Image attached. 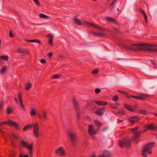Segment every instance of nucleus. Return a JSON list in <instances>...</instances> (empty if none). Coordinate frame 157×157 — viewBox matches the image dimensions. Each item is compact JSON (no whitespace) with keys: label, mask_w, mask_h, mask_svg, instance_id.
Wrapping results in <instances>:
<instances>
[{"label":"nucleus","mask_w":157,"mask_h":157,"mask_svg":"<svg viewBox=\"0 0 157 157\" xmlns=\"http://www.w3.org/2000/svg\"><path fill=\"white\" fill-rule=\"evenodd\" d=\"M34 2L35 3L37 6L40 5V3L38 0H33Z\"/></svg>","instance_id":"nucleus-45"},{"label":"nucleus","mask_w":157,"mask_h":157,"mask_svg":"<svg viewBox=\"0 0 157 157\" xmlns=\"http://www.w3.org/2000/svg\"><path fill=\"white\" fill-rule=\"evenodd\" d=\"M33 146H32L31 147H29V148L27 149L29 151V154L30 155V156L31 157H32V156H33Z\"/></svg>","instance_id":"nucleus-31"},{"label":"nucleus","mask_w":157,"mask_h":157,"mask_svg":"<svg viewBox=\"0 0 157 157\" xmlns=\"http://www.w3.org/2000/svg\"><path fill=\"white\" fill-rule=\"evenodd\" d=\"M119 98L117 95H115L113 97L112 99L114 101H117L118 100Z\"/></svg>","instance_id":"nucleus-36"},{"label":"nucleus","mask_w":157,"mask_h":157,"mask_svg":"<svg viewBox=\"0 0 157 157\" xmlns=\"http://www.w3.org/2000/svg\"><path fill=\"white\" fill-rule=\"evenodd\" d=\"M72 102L74 109L75 111L76 117L78 121L80 120L81 113L80 110V106L75 98L72 99Z\"/></svg>","instance_id":"nucleus-3"},{"label":"nucleus","mask_w":157,"mask_h":157,"mask_svg":"<svg viewBox=\"0 0 157 157\" xmlns=\"http://www.w3.org/2000/svg\"><path fill=\"white\" fill-rule=\"evenodd\" d=\"M130 97H131L133 98H136L138 99V96H134L133 95H130Z\"/></svg>","instance_id":"nucleus-55"},{"label":"nucleus","mask_w":157,"mask_h":157,"mask_svg":"<svg viewBox=\"0 0 157 157\" xmlns=\"http://www.w3.org/2000/svg\"><path fill=\"white\" fill-rule=\"evenodd\" d=\"M84 23L88 26H92L93 27L99 30L105 31V29L99 26L92 23H90L88 21H85Z\"/></svg>","instance_id":"nucleus-7"},{"label":"nucleus","mask_w":157,"mask_h":157,"mask_svg":"<svg viewBox=\"0 0 157 157\" xmlns=\"http://www.w3.org/2000/svg\"><path fill=\"white\" fill-rule=\"evenodd\" d=\"M9 36L10 37H13L14 36V35L13 34V33L11 31L9 32Z\"/></svg>","instance_id":"nucleus-49"},{"label":"nucleus","mask_w":157,"mask_h":157,"mask_svg":"<svg viewBox=\"0 0 157 157\" xmlns=\"http://www.w3.org/2000/svg\"><path fill=\"white\" fill-rule=\"evenodd\" d=\"M59 78V76L58 75H54L52 76V78L53 79H55Z\"/></svg>","instance_id":"nucleus-48"},{"label":"nucleus","mask_w":157,"mask_h":157,"mask_svg":"<svg viewBox=\"0 0 157 157\" xmlns=\"http://www.w3.org/2000/svg\"><path fill=\"white\" fill-rule=\"evenodd\" d=\"M6 70V66H3L2 67V69L0 71V73L3 74L5 72Z\"/></svg>","instance_id":"nucleus-34"},{"label":"nucleus","mask_w":157,"mask_h":157,"mask_svg":"<svg viewBox=\"0 0 157 157\" xmlns=\"http://www.w3.org/2000/svg\"><path fill=\"white\" fill-rule=\"evenodd\" d=\"M94 102H95L97 104L99 105H105L108 104L107 102L104 101H98L95 100L91 101L89 103L90 104H92Z\"/></svg>","instance_id":"nucleus-14"},{"label":"nucleus","mask_w":157,"mask_h":157,"mask_svg":"<svg viewBox=\"0 0 157 157\" xmlns=\"http://www.w3.org/2000/svg\"><path fill=\"white\" fill-rule=\"evenodd\" d=\"M40 62L41 63H46V61L44 59H42L41 60Z\"/></svg>","instance_id":"nucleus-52"},{"label":"nucleus","mask_w":157,"mask_h":157,"mask_svg":"<svg viewBox=\"0 0 157 157\" xmlns=\"http://www.w3.org/2000/svg\"><path fill=\"white\" fill-rule=\"evenodd\" d=\"M119 146L123 148L124 147H128L131 145V141L128 138H123L120 139L119 141Z\"/></svg>","instance_id":"nucleus-4"},{"label":"nucleus","mask_w":157,"mask_h":157,"mask_svg":"<svg viewBox=\"0 0 157 157\" xmlns=\"http://www.w3.org/2000/svg\"><path fill=\"white\" fill-rule=\"evenodd\" d=\"M155 144V143L152 142L147 144V145L145 146V147L151 150V149L154 147Z\"/></svg>","instance_id":"nucleus-20"},{"label":"nucleus","mask_w":157,"mask_h":157,"mask_svg":"<svg viewBox=\"0 0 157 157\" xmlns=\"http://www.w3.org/2000/svg\"><path fill=\"white\" fill-rule=\"evenodd\" d=\"M12 112V109L10 108H8L7 109V113L8 114H11Z\"/></svg>","instance_id":"nucleus-42"},{"label":"nucleus","mask_w":157,"mask_h":157,"mask_svg":"<svg viewBox=\"0 0 157 157\" xmlns=\"http://www.w3.org/2000/svg\"><path fill=\"white\" fill-rule=\"evenodd\" d=\"M74 20L75 23L78 25H81L82 24L81 23L80 20L78 18H77L76 17H74Z\"/></svg>","instance_id":"nucleus-21"},{"label":"nucleus","mask_w":157,"mask_h":157,"mask_svg":"<svg viewBox=\"0 0 157 157\" xmlns=\"http://www.w3.org/2000/svg\"><path fill=\"white\" fill-rule=\"evenodd\" d=\"M38 118L40 119H41L42 117L41 115L40 114H38Z\"/></svg>","instance_id":"nucleus-56"},{"label":"nucleus","mask_w":157,"mask_h":157,"mask_svg":"<svg viewBox=\"0 0 157 157\" xmlns=\"http://www.w3.org/2000/svg\"><path fill=\"white\" fill-rule=\"evenodd\" d=\"M151 62L154 64V65H156V63L154 62L153 61H151Z\"/></svg>","instance_id":"nucleus-60"},{"label":"nucleus","mask_w":157,"mask_h":157,"mask_svg":"<svg viewBox=\"0 0 157 157\" xmlns=\"http://www.w3.org/2000/svg\"><path fill=\"white\" fill-rule=\"evenodd\" d=\"M99 71V70L98 69H94L91 72V73L93 74H96L98 73Z\"/></svg>","instance_id":"nucleus-44"},{"label":"nucleus","mask_w":157,"mask_h":157,"mask_svg":"<svg viewBox=\"0 0 157 157\" xmlns=\"http://www.w3.org/2000/svg\"><path fill=\"white\" fill-rule=\"evenodd\" d=\"M55 152L56 154H59V155L60 156H64L66 155L65 151L62 147L56 150Z\"/></svg>","instance_id":"nucleus-8"},{"label":"nucleus","mask_w":157,"mask_h":157,"mask_svg":"<svg viewBox=\"0 0 157 157\" xmlns=\"http://www.w3.org/2000/svg\"><path fill=\"white\" fill-rule=\"evenodd\" d=\"M145 130L143 132H144L149 129L150 130H156L157 128V126L151 124L149 125H146L145 126Z\"/></svg>","instance_id":"nucleus-13"},{"label":"nucleus","mask_w":157,"mask_h":157,"mask_svg":"<svg viewBox=\"0 0 157 157\" xmlns=\"http://www.w3.org/2000/svg\"><path fill=\"white\" fill-rule=\"evenodd\" d=\"M139 120V117L137 116H133L130 117L128 119V121L131 123H137Z\"/></svg>","instance_id":"nucleus-11"},{"label":"nucleus","mask_w":157,"mask_h":157,"mask_svg":"<svg viewBox=\"0 0 157 157\" xmlns=\"http://www.w3.org/2000/svg\"><path fill=\"white\" fill-rule=\"evenodd\" d=\"M146 153L149 154H151L152 153V151L151 150L144 146L142 153V155L143 157H147V156L146 154Z\"/></svg>","instance_id":"nucleus-9"},{"label":"nucleus","mask_w":157,"mask_h":157,"mask_svg":"<svg viewBox=\"0 0 157 157\" xmlns=\"http://www.w3.org/2000/svg\"><path fill=\"white\" fill-rule=\"evenodd\" d=\"M93 33L94 35H97L99 36H103L104 35V34L101 33H95L93 32Z\"/></svg>","instance_id":"nucleus-35"},{"label":"nucleus","mask_w":157,"mask_h":157,"mask_svg":"<svg viewBox=\"0 0 157 157\" xmlns=\"http://www.w3.org/2000/svg\"><path fill=\"white\" fill-rule=\"evenodd\" d=\"M149 96L147 95H143V96H138V99L141 100H144L146 99V97H149Z\"/></svg>","instance_id":"nucleus-28"},{"label":"nucleus","mask_w":157,"mask_h":157,"mask_svg":"<svg viewBox=\"0 0 157 157\" xmlns=\"http://www.w3.org/2000/svg\"><path fill=\"white\" fill-rule=\"evenodd\" d=\"M153 114H154L155 116H157V113H153Z\"/></svg>","instance_id":"nucleus-63"},{"label":"nucleus","mask_w":157,"mask_h":157,"mask_svg":"<svg viewBox=\"0 0 157 157\" xmlns=\"http://www.w3.org/2000/svg\"><path fill=\"white\" fill-rule=\"evenodd\" d=\"M27 41L30 42H36L39 44H41V41L38 39L29 40H27Z\"/></svg>","instance_id":"nucleus-23"},{"label":"nucleus","mask_w":157,"mask_h":157,"mask_svg":"<svg viewBox=\"0 0 157 157\" xmlns=\"http://www.w3.org/2000/svg\"><path fill=\"white\" fill-rule=\"evenodd\" d=\"M6 124L10 126H14L16 129L20 130L21 128L18 124H17L15 122L12 121L10 120H8L7 121H5L0 124V128H1L2 125Z\"/></svg>","instance_id":"nucleus-6"},{"label":"nucleus","mask_w":157,"mask_h":157,"mask_svg":"<svg viewBox=\"0 0 157 157\" xmlns=\"http://www.w3.org/2000/svg\"><path fill=\"white\" fill-rule=\"evenodd\" d=\"M58 57L59 58H63V56H62V55H59V56H58Z\"/></svg>","instance_id":"nucleus-57"},{"label":"nucleus","mask_w":157,"mask_h":157,"mask_svg":"<svg viewBox=\"0 0 157 157\" xmlns=\"http://www.w3.org/2000/svg\"><path fill=\"white\" fill-rule=\"evenodd\" d=\"M43 116L44 119L46 120L48 119V117L47 116V113L45 111H44L43 112Z\"/></svg>","instance_id":"nucleus-39"},{"label":"nucleus","mask_w":157,"mask_h":157,"mask_svg":"<svg viewBox=\"0 0 157 157\" xmlns=\"http://www.w3.org/2000/svg\"><path fill=\"white\" fill-rule=\"evenodd\" d=\"M18 98L19 100V103L20 105L21 106L22 109L24 110H25V106L23 104V101L22 100V94H21L19 92L18 93Z\"/></svg>","instance_id":"nucleus-16"},{"label":"nucleus","mask_w":157,"mask_h":157,"mask_svg":"<svg viewBox=\"0 0 157 157\" xmlns=\"http://www.w3.org/2000/svg\"><path fill=\"white\" fill-rule=\"evenodd\" d=\"M12 145L13 147H15V144H14L13 143H12Z\"/></svg>","instance_id":"nucleus-59"},{"label":"nucleus","mask_w":157,"mask_h":157,"mask_svg":"<svg viewBox=\"0 0 157 157\" xmlns=\"http://www.w3.org/2000/svg\"><path fill=\"white\" fill-rule=\"evenodd\" d=\"M19 157H29V156L28 155L26 154L24 155H23L21 154L19 156Z\"/></svg>","instance_id":"nucleus-50"},{"label":"nucleus","mask_w":157,"mask_h":157,"mask_svg":"<svg viewBox=\"0 0 157 157\" xmlns=\"http://www.w3.org/2000/svg\"><path fill=\"white\" fill-rule=\"evenodd\" d=\"M14 100H15V101L16 102H18L17 99V98H14Z\"/></svg>","instance_id":"nucleus-58"},{"label":"nucleus","mask_w":157,"mask_h":157,"mask_svg":"<svg viewBox=\"0 0 157 157\" xmlns=\"http://www.w3.org/2000/svg\"><path fill=\"white\" fill-rule=\"evenodd\" d=\"M118 91L120 93H122V94H124L127 97L128 99H130V96L128 93H126L125 92L121 91H120V90H118Z\"/></svg>","instance_id":"nucleus-33"},{"label":"nucleus","mask_w":157,"mask_h":157,"mask_svg":"<svg viewBox=\"0 0 157 157\" xmlns=\"http://www.w3.org/2000/svg\"><path fill=\"white\" fill-rule=\"evenodd\" d=\"M93 125L92 124L88 125V133L91 136L93 135H95L97 133V131L93 130Z\"/></svg>","instance_id":"nucleus-12"},{"label":"nucleus","mask_w":157,"mask_h":157,"mask_svg":"<svg viewBox=\"0 0 157 157\" xmlns=\"http://www.w3.org/2000/svg\"><path fill=\"white\" fill-rule=\"evenodd\" d=\"M39 17L41 18H43L45 19H47L48 17L43 13H40L39 14Z\"/></svg>","instance_id":"nucleus-38"},{"label":"nucleus","mask_w":157,"mask_h":157,"mask_svg":"<svg viewBox=\"0 0 157 157\" xmlns=\"http://www.w3.org/2000/svg\"><path fill=\"white\" fill-rule=\"evenodd\" d=\"M3 106V103L2 102L0 103V110L2 109V107Z\"/></svg>","instance_id":"nucleus-54"},{"label":"nucleus","mask_w":157,"mask_h":157,"mask_svg":"<svg viewBox=\"0 0 157 157\" xmlns=\"http://www.w3.org/2000/svg\"><path fill=\"white\" fill-rule=\"evenodd\" d=\"M94 122L95 125L98 127V129L101 127L100 123L99 121H95Z\"/></svg>","instance_id":"nucleus-37"},{"label":"nucleus","mask_w":157,"mask_h":157,"mask_svg":"<svg viewBox=\"0 0 157 157\" xmlns=\"http://www.w3.org/2000/svg\"><path fill=\"white\" fill-rule=\"evenodd\" d=\"M18 52L20 53H27V51L26 50H24L23 49H18Z\"/></svg>","instance_id":"nucleus-32"},{"label":"nucleus","mask_w":157,"mask_h":157,"mask_svg":"<svg viewBox=\"0 0 157 157\" xmlns=\"http://www.w3.org/2000/svg\"><path fill=\"white\" fill-rule=\"evenodd\" d=\"M33 127V135L36 138H38L39 137V126L38 122H36L33 125L31 124L26 125L23 128V131H25Z\"/></svg>","instance_id":"nucleus-2"},{"label":"nucleus","mask_w":157,"mask_h":157,"mask_svg":"<svg viewBox=\"0 0 157 157\" xmlns=\"http://www.w3.org/2000/svg\"><path fill=\"white\" fill-rule=\"evenodd\" d=\"M105 109V107H103L101 108H98L95 111L94 113L100 116H102L104 113V111Z\"/></svg>","instance_id":"nucleus-10"},{"label":"nucleus","mask_w":157,"mask_h":157,"mask_svg":"<svg viewBox=\"0 0 157 157\" xmlns=\"http://www.w3.org/2000/svg\"><path fill=\"white\" fill-rule=\"evenodd\" d=\"M124 107L128 110L134 112V110L133 108H132L131 105L128 104H124Z\"/></svg>","instance_id":"nucleus-19"},{"label":"nucleus","mask_w":157,"mask_h":157,"mask_svg":"<svg viewBox=\"0 0 157 157\" xmlns=\"http://www.w3.org/2000/svg\"><path fill=\"white\" fill-rule=\"evenodd\" d=\"M140 12L142 13L143 15L144 16L145 21H147V16L146 14L145 13V12L142 9H140L139 10Z\"/></svg>","instance_id":"nucleus-29"},{"label":"nucleus","mask_w":157,"mask_h":157,"mask_svg":"<svg viewBox=\"0 0 157 157\" xmlns=\"http://www.w3.org/2000/svg\"><path fill=\"white\" fill-rule=\"evenodd\" d=\"M86 121H91V119H90V117L88 116H86Z\"/></svg>","instance_id":"nucleus-51"},{"label":"nucleus","mask_w":157,"mask_h":157,"mask_svg":"<svg viewBox=\"0 0 157 157\" xmlns=\"http://www.w3.org/2000/svg\"><path fill=\"white\" fill-rule=\"evenodd\" d=\"M48 36L49 37L50 39L48 40L49 44L52 46H53V36L52 35H48Z\"/></svg>","instance_id":"nucleus-22"},{"label":"nucleus","mask_w":157,"mask_h":157,"mask_svg":"<svg viewBox=\"0 0 157 157\" xmlns=\"http://www.w3.org/2000/svg\"><path fill=\"white\" fill-rule=\"evenodd\" d=\"M20 143L21 145L23 147L27 149H28L29 147H30L32 146H33V144L29 145L27 142L23 140H21Z\"/></svg>","instance_id":"nucleus-18"},{"label":"nucleus","mask_w":157,"mask_h":157,"mask_svg":"<svg viewBox=\"0 0 157 157\" xmlns=\"http://www.w3.org/2000/svg\"><path fill=\"white\" fill-rule=\"evenodd\" d=\"M119 105V103L118 102H116L114 104H110V107L113 109H117Z\"/></svg>","instance_id":"nucleus-25"},{"label":"nucleus","mask_w":157,"mask_h":157,"mask_svg":"<svg viewBox=\"0 0 157 157\" xmlns=\"http://www.w3.org/2000/svg\"><path fill=\"white\" fill-rule=\"evenodd\" d=\"M47 55L48 56L49 58H50L52 56V53H48L47 54Z\"/></svg>","instance_id":"nucleus-53"},{"label":"nucleus","mask_w":157,"mask_h":157,"mask_svg":"<svg viewBox=\"0 0 157 157\" xmlns=\"http://www.w3.org/2000/svg\"><path fill=\"white\" fill-rule=\"evenodd\" d=\"M138 128L139 127H136L135 128L132 129L131 132L134 133H136L138 132L137 131L138 129Z\"/></svg>","instance_id":"nucleus-40"},{"label":"nucleus","mask_w":157,"mask_h":157,"mask_svg":"<svg viewBox=\"0 0 157 157\" xmlns=\"http://www.w3.org/2000/svg\"><path fill=\"white\" fill-rule=\"evenodd\" d=\"M30 115L32 116H35L36 115V113L34 109L32 108L31 109Z\"/></svg>","instance_id":"nucleus-30"},{"label":"nucleus","mask_w":157,"mask_h":157,"mask_svg":"<svg viewBox=\"0 0 157 157\" xmlns=\"http://www.w3.org/2000/svg\"><path fill=\"white\" fill-rule=\"evenodd\" d=\"M67 135L72 145L75 146L77 143L78 139L75 133L71 131H69L67 132Z\"/></svg>","instance_id":"nucleus-5"},{"label":"nucleus","mask_w":157,"mask_h":157,"mask_svg":"<svg viewBox=\"0 0 157 157\" xmlns=\"http://www.w3.org/2000/svg\"><path fill=\"white\" fill-rule=\"evenodd\" d=\"M141 133V131H138V132L136 133H134V136H132V140L134 141H136L138 140V138L140 136V134Z\"/></svg>","instance_id":"nucleus-15"},{"label":"nucleus","mask_w":157,"mask_h":157,"mask_svg":"<svg viewBox=\"0 0 157 157\" xmlns=\"http://www.w3.org/2000/svg\"><path fill=\"white\" fill-rule=\"evenodd\" d=\"M13 136L16 140H17L18 138L17 136L15 135H14Z\"/></svg>","instance_id":"nucleus-62"},{"label":"nucleus","mask_w":157,"mask_h":157,"mask_svg":"<svg viewBox=\"0 0 157 157\" xmlns=\"http://www.w3.org/2000/svg\"><path fill=\"white\" fill-rule=\"evenodd\" d=\"M101 92V90L100 89L96 88L95 89V92L97 94H98Z\"/></svg>","instance_id":"nucleus-47"},{"label":"nucleus","mask_w":157,"mask_h":157,"mask_svg":"<svg viewBox=\"0 0 157 157\" xmlns=\"http://www.w3.org/2000/svg\"><path fill=\"white\" fill-rule=\"evenodd\" d=\"M0 59L4 60L7 61L9 59V57L8 56H5L1 55L0 56Z\"/></svg>","instance_id":"nucleus-27"},{"label":"nucleus","mask_w":157,"mask_h":157,"mask_svg":"<svg viewBox=\"0 0 157 157\" xmlns=\"http://www.w3.org/2000/svg\"><path fill=\"white\" fill-rule=\"evenodd\" d=\"M139 112L140 113L143 114V115H146L147 114L146 111L144 109H142Z\"/></svg>","instance_id":"nucleus-43"},{"label":"nucleus","mask_w":157,"mask_h":157,"mask_svg":"<svg viewBox=\"0 0 157 157\" xmlns=\"http://www.w3.org/2000/svg\"><path fill=\"white\" fill-rule=\"evenodd\" d=\"M3 132V131L2 130L0 129V133L2 134Z\"/></svg>","instance_id":"nucleus-61"},{"label":"nucleus","mask_w":157,"mask_h":157,"mask_svg":"<svg viewBox=\"0 0 157 157\" xmlns=\"http://www.w3.org/2000/svg\"><path fill=\"white\" fill-rule=\"evenodd\" d=\"M111 156V154L109 151H104L101 155L99 156V157H110Z\"/></svg>","instance_id":"nucleus-17"},{"label":"nucleus","mask_w":157,"mask_h":157,"mask_svg":"<svg viewBox=\"0 0 157 157\" xmlns=\"http://www.w3.org/2000/svg\"><path fill=\"white\" fill-rule=\"evenodd\" d=\"M32 86V84L30 83H27L26 84L25 89L26 90H29Z\"/></svg>","instance_id":"nucleus-26"},{"label":"nucleus","mask_w":157,"mask_h":157,"mask_svg":"<svg viewBox=\"0 0 157 157\" xmlns=\"http://www.w3.org/2000/svg\"><path fill=\"white\" fill-rule=\"evenodd\" d=\"M114 30H116V31H117V32H118V31H117V30L116 28H114Z\"/></svg>","instance_id":"nucleus-64"},{"label":"nucleus","mask_w":157,"mask_h":157,"mask_svg":"<svg viewBox=\"0 0 157 157\" xmlns=\"http://www.w3.org/2000/svg\"><path fill=\"white\" fill-rule=\"evenodd\" d=\"M117 0H114L112 3L110 4V6H114L115 3L117 2Z\"/></svg>","instance_id":"nucleus-46"},{"label":"nucleus","mask_w":157,"mask_h":157,"mask_svg":"<svg viewBox=\"0 0 157 157\" xmlns=\"http://www.w3.org/2000/svg\"><path fill=\"white\" fill-rule=\"evenodd\" d=\"M106 19L107 21L110 22H112L113 23L117 24L116 21L115 20V19L113 18L110 17H107L106 18Z\"/></svg>","instance_id":"nucleus-24"},{"label":"nucleus","mask_w":157,"mask_h":157,"mask_svg":"<svg viewBox=\"0 0 157 157\" xmlns=\"http://www.w3.org/2000/svg\"><path fill=\"white\" fill-rule=\"evenodd\" d=\"M119 113L121 115H123L125 114V112H124V110L121 109L119 111Z\"/></svg>","instance_id":"nucleus-41"},{"label":"nucleus","mask_w":157,"mask_h":157,"mask_svg":"<svg viewBox=\"0 0 157 157\" xmlns=\"http://www.w3.org/2000/svg\"><path fill=\"white\" fill-rule=\"evenodd\" d=\"M119 45L123 47L125 49H128L132 51H139L142 52L148 51L154 52H157V49L152 48L157 47V45L155 44L143 43L132 44L130 47H128L124 44L121 43Z\"/></svg>","instance_id":"nucleus-1"}]
</instances>
